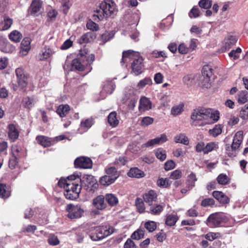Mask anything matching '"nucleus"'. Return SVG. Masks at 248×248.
<instances>
[{
	"label": "nucleus",
	"mask_w": 248,
	"mask_h": 248,
	"mask_svg": "<svg viewBox=\"0 0 248 248\" xmlns=\"http://www.w3.org/2000/svg\"><path fill=\"white\" fill-rule=\"evenodd\" d=\"M124 248H137V247L131 239L128 238L124 243Z\"/></svg>",
	"instance_id": "obj_64"
},
{
	"label": "nucleus",
	"mask_w": 248,
	"mask_h": 248,
	"mask_svg": "<svg viewBox=\"0 0 248 248\" xmlns=\"http://www.w3.org/2000/svg\"><path fill=\"white\" fill-rule=\"evenodd\" d=\"M37 100L33 96L24 97L21 101V105L26 109L30 110L31 108L34 107Z\"/></svg>",
	"instance_id": "obj_15"
},
{
	"label": "nucleus",
	"mask_w": 248,
	"mask_h": 248,
	"mask_svg": "<svg viewBox=\"0 0 248 248\" xmlns=\"http://www.w3.org/2000/svg\"><path fill=\"white\" fill-rule=\"evenodd\" d=\"M36 230L37 227L35 225H28L22 228V232L33 233Z\"/></svg>",
	"instance_id": "obj_59"
},
{
	"label": "nucleus",
	"mask_w": 248,
	"mask_h": 248,
	"mask_svg": "<svg viewBox=\"0 0 248 248\" xmlns=\"http://www.w3.org/2000/svg\"><path fill=\"white\" fill-rule=\"evenodd\" d=\"M144 235V231L142 229H138L135 231L131 235V238L134 240H140L142 238Z\"/></svg>",
	"instance_id": "obj_46"
},
{
	"label": "nucleus",
	"mask_w": 248,
	"mask_h": 248,
	"mask_svg": "<svg viewBox=\"0 0 248 248\" xmlns=\"http://www.w3.org/2000/svg\"><path fill=\"white\" fill-rule=\"evenodd\" d=\"M206 119L208 118L212 119L214 122H217L219 119V112L217 110L213 111L210 108H206Z\"/></svg>",
	"instance_id": "obj_32"
},
{
	"label": "nucleus",
	"mask_w": 248,
	"mask_h": 248,
	"mask_svg": "<svg viewBox=\"0 0 248 248\" xmlns=\"http://www.w3.org/2000/svg\"><path fill=\"white\" fill-rule=\"evenodd\" d=\"M174 140L176 143H180L185 145H188L189 143L188 137L183 133H180L175 136Z\"/></svg>",
	"instance_id": "obj_29"
},
{
	"label": "nucleus",
	"mask_w": 248,
	"mask_h": 248,
	"mask_svg": "<svg viewBox=\"0 0 248 248\" xmlns=\"http://www.w3.org/2000/svg\"><path fill=\"white\" fill-rule=\"evenodd\" d=\"M86 27L88 29L92 31H97L99 30L98 25L92 20L88 21L86 24Z\"/></svg>",
	"instance_id": "obj_58"
},
{
	"label": "nucleus",
	"mask_w": 248,
	"mask_h": 248,
	"mask_svg": "<svg viewBox=\"0 0 248 248\" xmlns=\"http://www.w3.org/2000/svg\"><path fill=\"white\" fill-rule=\"evenodd\" d=\"M48 242L50 245L56 246L59 244V240L57 236L50 234L48 238Z\"/></svg>",
	"instance_id": "obj_60"
},
{
	"label": "nucleus",
	"mask_w": 248,
	"mask_h": 248,
	"mask_svg": "<svg viewBox=\"0 0 248 248\" xmlns=\"http://www.w3.org/2000/svg\"><path fill=\"white\" fill-rule=\"evenodd\" d=\"M108 122L113 127H116L118 124L119 120L117 118V113L115 111H112L108 115Z\"/></svg>",
	"instance_id": "obj_30"
},
{
	"label": "nucleus",
	"mask_w": 248,
	"mask_h": 248,
	"mask_svg": "<svg viewBox=\"0 0 248 248\" xmlns=\"http://www.w3.org/2000/svg\"><path fill=\"white\" fill-rule=\"evenodd\" d=\"M243 139V132L239 131L235 134L233 141L231 147L228 145H226V150L227 154L230 157H234L236 156V150L238 149L241 145Z\"/></svg>",
	"instance_id": "obj_5"
},
{
	"label": "nucleus",
	"mask_w": 248,
	"mask_h": 248,
	"mask_svg": "<svg viewBox=\"0 0 248 248\" xmlns=\"http://www.w3.org/2000/svg\"><path fill=\"white\" fill-rule=\"evenodd\" d=\"M42 8V3L40 0H34L29 8L31 15L36 16L40 14V10Z\"/></svg>",
	"instance_id": "obj_18"
},
{
	"label": "nucleus",
	"mask_w": 248,
	"mask_h": 248,
	"mask_svg": "<svg viewBox=\"0 0 248 248\" xmlns=\"http://www.w3.org/2000/svg\"><path fill=\"white\" fill-rule=\"evenodd\" d=\"M36 140L40 144L44 147L51 146L53 141L51 139L43 136H37Z\"/></svg>",
	"instance_id": "obj_27"
},
{
	"label": "nucleus",
	"mask_w": 248,
	"mask_h": 248,
	"mask_svg": "<svg viewBox=\"0 0 248 248\" xmlns=\"http://www.w3.org/2000/svg\"><path fill=\"white\" fill-rule=\"evenodd\" d=\"M168 140L167 137L165 134L161 135L159 137L150 140L142 145V147H149L154 146L156 144L163 143Z\"/></svg>",
	"instance_id": "obj_14"
},
{
	"label": "nucleus",
	"mask_w": 248,
	"mask_h": 248,
	"mask_svg": "<svg viewBox=\"0 0 248 248\" xmlns=\"http://www.w3.org/2000/svg\"><path fill=\"white\" fill-rule=\"evenodd\" d=\"M198 84L202 87L210 88L211 86L210 78H198Z\"/></svg>",
	"instance_id": "obj_45"
},
{
	"label": "nucleus",
	"mask_w": 248,
	"mask_h": 248,
	"mask_svg": "<svg viewBox=\"0 0 248 248\" xmlns=\"http://www.w3.org/2000/svg\"><path fill=\"white\" fill-rule=\"evenodd\" d=\"M127 175L130 177L141 178L145 176L144 172L137 167L130 169L127 172Z\"/></svg>",
	"instance_id": "obj_25"
},
{
	"label": "nucleus",
	"mask_w": 248,
	"mask_h": 248,
	"mask_svg": "<svg viewBox=\"0 0 248 248\" xmlns=\"http://www.w3.org/2000/svg\"><path fill=\"white\" fill-rule=\"evenodd\" d=\"M164 207L158 204H150L149 210L147 211L153 215H158L163 210Z\"/></svg>",
	"instance_id": "obj_24"
},
{
	"label": "nucleus",
	"mask_w": 248,
	"mask_h": 248,
	"mask_svg": "<svg viewBox=\"0 0 248 248\" xmlns=\"http://www.w3.org/2000/svg\"><path fill=\"white\" fill-rule=\"evenodd\" d=\"M178 218L179 217L176 215L170 214L167 216L166 224L168 226H174L176 224Z\"/></svg>",
	"instance_id": "obj_38"
},
{
	"label": "nucleus",
	"mask_w": 248,
	"mask_h": 248,
	"mask_svg": "<svg viewBox=\"0 0 248 248\" xmlns=\"http://www.w3.org/2000/svg\"><path fill=\"white\" fill-rule=\"evenodd\" d=\"M114 36V33L112 32L106 31L101 36L102 41L105 43L110 40Z\"/></svg>",
	"instance_id": "obj_61"
},
{
	"label": "nucleus",
	"mask_w": 248,
	"mask_h": 248,
	"mask_svg": "<svg viewBox=\"0 0 248 248\" xmlns=\"http://www.w3.org/2000/svg\"><path fill=\"white\" fill-rule=\"evenodd\" d=\"M69 110L70 107L69 105L66 104L61 105L59 106L56 112L61 117H64L66 115Z\"/></svg>",
	"instance_id": "obj_35"
},
{
	"label": "nucleus",
	"mask_w": 248,
	"mask_h": 248,
	"mask_svg": "<svg viewBox=\"0 0 248 248\" xmlns=\"http://www.w3.org/2000/svg\"><path fill=\"white\" fill-rule=\"evenodd\" d=\"M115 181V180L108 175H105L100 178L99 183L103 186H108Z\"/></svg>",
	"instance_id": "obj_39"
},
{
	"label": "nucleus",
	"mask_w": 248,
	"mask_h": 248,
	"mask_svg": "<svg viewBox=\"0 0 248 248\" xmlns=\"http://www.w3.org/2000/svg\"><path fill=\"white\" fill-rule=\"evenodd\" d=\"M93 124V121L92 119L82 120L80 123V127L82 128H90Z\"/></svg>",
	"instance_id": "obj_53"
},
{
	"label": "nucleus",
	"mask_w": 248,
	"mask_h": 248,
	"mask_svg": "<svg viewBox=\"0 0 248 248\" xmlns=\"http://www.w3.org/2000/svg\"><path fill=\"white\" fill-rule=\"evenodd\" d=\"M96 38V34L93 32H88L83 34L78 42L80 44H86L93 41Z\"/></svg>",
	"instance_id": "obj_20"
},
{
	"label": "nucleus",
	"mask_w": 248,
	"mask_h": 248,
	"mask_svg": "<svg viewBox=\"0 0 248 248\" xmlns=\"http://www.w3.org/2000/svg\"><path fill=\"white\" fill-rule=\"evenodd\" d=\"M143 199L145 202L150 205L152 202L156 201L157 195L155 191L150 190L143 195Z\"/></svg>",
	"instance_id": "obj_21"
},
{
	"label": "nucleus",
	"mask_w": 248,
	"mask_h": 248,
	"mask_svg": "<svg viewBox=\"0 0 248 248\" xmlns=\"http://www.w3.org/2000/svg\"><path fill=\"white\" fill-rule=\"evenodd\" d=\"M158 186L163 188H167L171 184L169 179L160 178L157 181Z\"/></svg>",
	"instance_id": "obj_49"
},
{
	"label": "nucleus",
	"mask_w": 248,
	"mask_h": 248,
	"mask_svg": "<svg viewBox=\"0 0 248 248\" xmlns=\"http://www.w3.org/2000/svg\"><path fill=\"white\" fill-rule=\"evenodd\" d=\"M106 175L109 176L114 180H116L119 176V172L114 167H110L105 169Z\"/></svg>",
	"instance_id": "obj_34"
},
{
	"label": "nucleus",
	"mask_w": 248,
	"mask_h": 248,
	"mask_svg": "<svg viewBox=\"0 0 248 248\" xmlns=\"http://www.w3.org/2000/svg\"><path fill=\"white\" fill-rule=\"evenodd\" d=\"M31 48V39L30 38H25L20 44V50L19 55L21 56H26Z\"/></svg>",
	"instance_id": "obj_13"
},
{
	"label": "nucleus",
	"mask_w": 248,
	"mask_h": 248,
	"mask_svg": "<svg viewBox=\"0 0 248 248\" xmlns=\"http://www.w3.org/2000/svg\"><path fill=\"white\" fill-rule=\"evenodd\" d=\"M242 52V49L240 47H237L236 49L232 50L229 53V56L233 60L238 59Z\"/></svg>",
	"instance_id": "obj_48"
},
{
	"label": "nucleus",
	"mask_w": 248,
	"mask_h": 248,
	"mask_svg": "<svg viewBox=\"0 0 248 248\" xmlns=\"http://www.w3.org/2000/svg\"><path fill=\"white\" fill-rule=\"evenodd\" d=\"M156 157L161 161H164L167 157L166 152L162 148H158L155 151Z\"/></svg>",
	"instance_id": "obj_50"
},
{
	"label": "nucleus",
	"mask_w": 248,
	"mask_h": 248,
	"mask_svg": "<svg viewBox=\"0 0 248 248\" xmlns=\"http://www.w3.org/2000/svg\"><path fill=\"white\" fill-rule=\"evenodd\" d=\"M219 236V233H215V232H209L207 233L205 237L206 239L212 241L215 239L217 238Z\"/></svg>",
	"instance_id": "obj_63"
},
{
	"label": "nucleus",
	"mask_w": 248,
	"mask_h": 248,
	"mask_svg": "<svg viewBox=\"0 0 248 248\" xmlns=\"http://www.w3.org/2000/svg\"><path fill=\"white\" fill-rule=\"evenodd\" d=\"M76 168L90 169L92 167L93 163L91 159L87 157L81 156L77 158L74 161Z\"/></svg>",
	"instance_id": "obj_8"
},
{
	"label": "nucleus",
	"mask_w": 248,
	"mask_h": 248,
	"mask_svg": "<svg viewBox=\"0 0 248 248\" xmlns=\"http://www.w3.org/2000/svg\"><path fill=\"white\" fill-rule=\"evenodd\" d=\"M222 126L220 124H216L214 127L209 130V134L214 137H216L222 133Z\"/></svg>",
	"instance_id": "obj_40"
},
{
	"label": "nucleus",
	"mask_w": 248,
	"mask_h": 248,
	"mask_svg": "<svg viewBox=\"0 0 248 248\" xmlns=\"http://www.w3.org/2000/svg\"><path fill=\"white\" fill-rule=\"evenodd\" d=\"M117 12V5L113 0H104L100 4L99 9L97 10L93 15L94 20H102Z\"/></svg>",
	"instance_id": "obj_3"
},
{
	"label": "nucleus",
	"mask_w": 248,
	"mask_h": 248,
	"mask_svg": "<svg viewBox=\"0 0 248 248\" xmlns=\"http://www.w3.org/2000/svg\"><path fill=\"white\" fill-rule=\"evenodd\" d=\"M13 24V19L7 16H4L3 22L0 21V31L9 29Z\"/></svg>",
	"instance_id": "obj_28"
},
{
	"label": "nucleus",
	"mask_w": 248,
	"mask_h": 248,
	"mask_svg": "<svg viewBox=\"0 0 248 248\" xmlns=\"http://www.w3.org/2000/svg\"><path fill=\"white\" fill-rule=\"evenodd\" d=\"M214 70L209 65H204L201 71L202 75L204 78H211L213 75Z\"/></svg>",
	"instance_id": "obj_33"
},
{
	"label": "nucleus",
	"mask_w": 248,
	"mask_h": 248,
	"mask_svg": "<svg viewBox=\"0 0 248 248\" xmlns=\"http://www.w3.org/2000/svg\"><path fill=\"white\" fill-rule=\"evenodd\" d=\"M217 182L220 185H225L229 182V177L224 174H219L217 179Z\"/></svg>",
	"instance_id": "obj_52"
},
{
	"label": "nucleus",
	"mask_w": 248,
	"mask_h": 248,
	"mask_svg": "<svg viewBox=\"0 0 248 248\" xmlns=\"http://www.w3.org/2000/svg\"><path fill=\"white\" fill-rule=\"evenodd\" d=\"M115 83L112 80L108 81L104 85L103 90L108 93L111 94L115 90Z\"/></svg>",
	"instance_id": "obj_41"
},
{
	"label": "nucleus",
	"mask_w": 248,
	"mask_h": 248,
	"mask_svg": "<svg viewBox=\"0 0 248 248\" xmlns=\"http://www.w3.org/2000/svg\"><path fill=\"white\" fill-rule=\"evenodd\" d=\"M154 122V119L152 117L146 116L143 117L140 122L142 126L146 127L152 124Z\"/></svg>",
	"instance_id": "obj_55"
},
{
	"label": "nucleus",
	"mask_w": 248,
	"mask_h": 248,
	"mask_svg": "<svg viewBox=\"0 0 248 248\" xmlns=\"http://www.w3.org/2000/svg\"><path fill=\"white\" fill-rule=\"evenodd\" d=\"M135 92L131 87L127 88L124 90L125 95L127 99L132 97L128 104V107L131 109L134 108L138 100V97L135 95Z\"/></svg>",
	"instance_id": "obj_10"
},
{
	"label": "nucleus",
	"mask_w": 248,
	"mask_h": 248,
	"mask_svg": "<svg viewBox=\"0 0 248 248\" xmlns=\"http://www.w3.org/2000/svg\"><path fill=\"white\" fill-rule=\"evenodd\" d=\"M218 148L217 144L215 142H210L205 145L204 154H207L208 153L217 149Z\"/></svg>",
	"instance_id": "obj_51"
},
{
	"label": "nucleus",
	"mask_w": 248,
	"mask_h": 248,
	"mask_svg": "<svg viewBox=\"0 0 248 248\" xmlns=\"http://www.w3.org/2000/svg\"><path fill=\"white\" fill-rule=\"evenodd\" d=\"M8 136L12 141H15L18 138V131L13 124L8 125Z\"/></svg>",
	"instance_id": "obj_22"
},
{
	"label": "nucleus",
	"mask_w": 248,
	"mask_h": 248,
	"mask_svg": "<svg viewBox=\"0 0 248 248\" xmlns=\"http://www.w3.org/2000/svg\"><path fill=\"white\" fill-rule=\"evenodd\" d=\"M66 210L68 212L67 217L71 219L80 218L84 212L83 209L79 205L67 204Z\"/></svg>",
	"instance_id": "obj_6"
},
{
	"label": "nucleus",
	"mask_w": 248,
	"mask_h": 248,
	"mask_svg": "<svg viewBox=\"0 0 248 248\" xmlns=\"http://www.w3.org/2000/svg\"><path fill=\"white\" fill-rule=\"evenodd\" d=\"M94 55L89 54L87 48L81 49L77 58L72 61V68L79 71H84L86 74H87L92 69L91 64L94 61Z\"/></svg>",
	"instance_id": "obj_2"
},
{
	"label": "nucleus",
	"mask_w": 248,
	"mask_h": 248,
	"mask_svg": "<svg viewBox=\"0 0 248 248\" xmlns=\"http://www.w3.org/2000/svg\"><path fill=\"white\" fill-rule=\"evenodd\" d=\"M237 40L236 37L232 35H229L224 40L222 43V49L224 51L230 49L234 46Z\"/></svg>",
	"instance_id": "obj_17"
},
{
	"label": "nucleus",
	"mask_w": 248,
	"mask_h": 248,
	"mask_svg": "<svg viewBox=\"0 0 248 248\" xmlns=\"http://www.w3.org/2000/svg\"><path fill=\"white\" fill-rule=\"evenodd\" d=\"M95 233L90 235L93 241H98L103 239L112 233V229L107 226H98L95 229Z\"/></svg>",
	"instance_id": "obj_7"
},
{
	"label": "nucleus",
	"mask_w": 248,
	"mask_h": 248,
	"mask_svg": "<svg viewBox=\"0 0 248 248\" xmlns=\"http://www.w3.org/2000/svg\"><path fill=\"white\" fill-rule=\"evenodd\" d=\"M237 102L239 104H244L248 100V92L246 91H241L237 94Z\"/></svg>",
	"instance_id": "obj_36"
},
{
	"label": "nucleus",
	"mask_w": 248,
	"mask_h": 248,
	"mask_svg": "<svg viewBox=\"0 0 248 248\" xmlns=\"http://www.w3.org/2000/svg\"><path fill=\"white\" fill-rule=\"evenodd\" d=\"M152 103L149 99L142 97L140 101L139 109L140 111H145L151 108Z\"/></svg>",
	"instance_id": "obj_23"
},
{
	"label": "nucleus",
	"mask_w": 248,
	"mask_h": 248,
	"mask_svg": "<svg viewBox=\"0 0 248 248\" xmlns=\"http://www.w3.org/2000/svg\"><path fill=\"white\" fill-rule=\"evenodd\" d=\"M200 7L205 9L210 8L212 6V0H201L199 2Z\"/></svg>",
	"instance_id": "obj_56"
},
{
	"label": "nucleus",
	"mask_w": 248,
	"mask_h": 248,
	"mask_svg": "<svg viewBox=\"0 0 248 248\" xmlns=\"http://www.w3.org/2000/svg\"><path fill=\"white\" fill-rule=\"evenodd\" d=\"M132 61L131 63V72L138 76L143 72L145 70L144 59L140 53L131 50L124 51L121 61L122 65Z\"/></svg>",
	"instance_id": "obj_1"
},
{
	"label": "nucleus",
	"mask_w": 248,
	"mask_h": 248,
	"mask_svg": "<svg viewBox=\"0 0 248 248\" xmlns=\"http://www.w3.org/2000/svg\"><path fill=\"white\" fill-rule=\"evenodd\" d=\"M9 37L11 41L16 43L21 40L22 34L19 31L15 30L10 33Z\"/></svg>",
	"instance_id": "obj_43"
},
{
	"label": "nucleus",
	"mask_w": 248,
	"mask_h": 248,
	"mask_svg": "<svg viewBox=\"0 0 248 248\" xmlns=\"http://www.w3.org/2000/svg\"><path fill=\"white\" fill-rule=\"evenodd\" d=\"M197 180L196 175L194 173H191L187 177L186 186L188 190L191 189L195 186V183Z\"/></svg>",
	"instance_id": "obj_37"
},
{
	"label": "nucleus",
	"mask_w": 248,
	"mask_h": 248,
	"mask_svg": "<svg viewBox=\"0 0 248 248\" xmlns=\"http://www.w3.org/2000/svg\"><path fill=\"white\" fill-rule=\"evenodd\" d=\"M239 116L244 120L248 119V104L242 108L240 111Z\"/></svg>",
	"instance_id": "obj_57"
},
{
	"label": "nucleus",
	"mask_w": 248,
	"mask_h": 248,
	"mask_svg": "<svg viewBox=\"0 0 248 248\" xmlns=\"http://www.w3.org/2000/svg\"><path fill=\"white\" fill-rule=\"evenodd\" d=\"M54 53L49 46H45L38 55V59L40 61L46 60L50 58Z\"/></svg>",
	"instance_id": "obj_19"
},
{
	"label": "nucleus",
	"mask_w": 248,
	"mask_h": 248,
	"mask_svg": "<svg viewBox=\"0 0 248 248\" xmlns=\"http://www.w3.org/2000/svg\"><path fill=\"white\" fill-rule=\"evenodd\" d=\"M184 106V104H181L172 107L171 110V114L173 116L180 114L183 111Z\"/></svg>",
	"instance_id": "obj_47"
},
{
	"label": "nucleus",
	"mask_w": 248,
	"mask_h": 248,
	"mask_svg": "<svg viewBox=\"0 0 248 248\" xmlns=\"http://www.w3.org/2000/svg\"><path fill=\"white\" fill-rule=\"evenodd\" d=\"M144 226L149 232H154L157 227L156 223L150 220L145 222Z\"/></svg>",
	"instance_id": "obj_44"
},
{
	"label": "nucleus",
	"mask_w": 248,
	"mask_h": 248,
	"mask_svg": "<svg viewBox=\"0 0 248 248\" xmlns=\"http://www.w3.org/2000/svg\"><path fill=\"white\" fill-rule=\"evenodd\" d=\"M206 108H198L193 110L191 115V119L193 121H202L206 119Z\"/></svg>",
	"instance_id": "obj_11"
},
{
	"label": "nucleus",
	"mask_w": 248,
	"mask_h": 248,
	"mask_svg": "<svg viewBox=\"0 0 248 248\" xmlns=\"http://www.w3.org/2000/svg\"><path fill=\"white\" fill-rule=\"evenodd\" d=\"M1 51L8 53H12L15 51V47L9 42L4 43L1 46Z\"/></svg>",
	"instance_id": "obj_42"
},
{
	"label": "nucleus",
	"mask_w": 248,
	"mask_h": 248,
	"mask_svg": "<svg viewBox=\"0 0 248 248\" xmlns=\"http://www.w3.org/2000/svg\"><path fill=\"white\" fill-rule=\"evenodd\" d=\"M105 198L108 203L111 206H114L118 203L117 197L113 194H106Z\"/></svg>",
	"instance_id": "obj_31"
},
{
	"label": "nucleus",
	"mask_w": 248,
	"mask_h": 248,
	"mask_svg": "<svg viewBox=\"0 0 248 248\" xmlns=\"http://www.w3.org/2000/svg\"><path fill=\"white\" fill-rule=\"evenodd\" d=\"M72 181H70L64 187V195L65 198L71 200L78 199L81 189V178L78 175L73 174L69 176Z\"/></svg>",
	"instance_id": "obj_4"
},
{
	"label": "nucleus",
	"mask_w": 248,
	"mask_h": 248,
	"mask_svg": "<svg viewBox=\"0 0 248 248\" xmlns=\"http://www.w3.org/2000/svg\"><path fill=\"white\" fill-rule=\"evenodd\" d=\"M81 183L85 184L88 188L91 187L90 190H94L98 186V184L94 177L91 175H85L82 179H81Z\"/></svg>",
	"instance_id": "obj_12"
},
{
	"label": "nucleus",
	"mask_w": 248,
	"mask_h": 248,
	"mask_svg": "<svg viewBox=\"0 0 248 248\" xmlns=\"http://www.w3.org/2000/svg\"><path fill=\"white\" fill-rule=\"evenodd\" d=\"M105 196L103 195H99L93 200V205L95 208L98 209L104 210L107 206V203L105 202Z\"/></svg>",
	"instance_id": "obj_16"
},
{
	"label": "nucleus",
	"mask_w": 248,
	"mask_h": 248,
	"mask_svg": "<svg viewBox=\"0 0 248 248\" xmlns=\"http://www.w3.org/2000/svg\"><path fill=\"white\" fill-rule=\"evenodd\" d=\"M11 195L10 187L4 184H0V197L3 199L9 198Z\"/></svg>",
	"instance_id": "obj_26"
},
{
	"label": "nucleus",
	"mask_w": 248,
	"mask_h": 248,
	"mask_svg": "<svg viewBox=\"0 0 248 248\" xmlns=\"http://www.w3.org/2000/svg\"><path fill=\"white\" fill-rule=\"evenodd\" d=\"M224 220V217L219 214H212L207 219V224L210 227H216L218 226Z\"/></svg>",
	"instance_id": "obj_9"
},
{
	"label": "nucleus",
	"mask_w": 248,
	"mask_h": 248,
	"mask_svg": "<svg viewBox=\"0 0 248 248\" xmlns=\"http://www.w3.org/2000/svg\"><path fill=\"white\" fill-rule=\"evenodd\" d=\"M135 203L138 211L140 213H144L145 211V207L142 200L140 198H137L136 200Z\"/></svg>",
	"instance_id": "obj_54"
},
{
	"label": "nucleus",
	"mask_w": 248,
	"mask_h": 248,
	"mask_svg": "<svg viewBox=\"0 0 248 248\" xmlns=\"http://www.w3.org/2000/svg\"><path fill=\"white\" fill-rule=\"evenodd\" d=\"M182 175L181 171L180 170H176L171 173L170 178L172 179L177 180L181 178Z\"/></svg>",
	"instance_id": "obj_62"
}]
</instances>
